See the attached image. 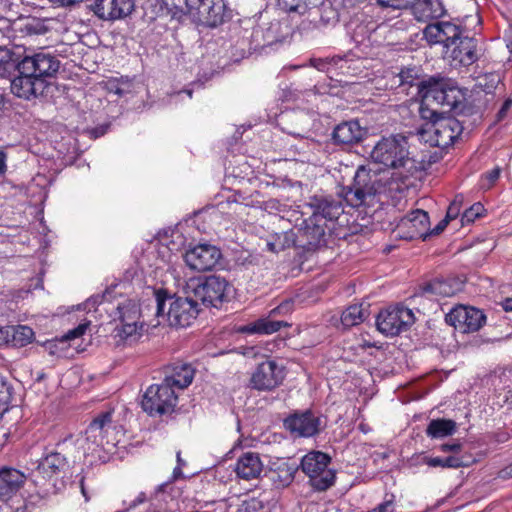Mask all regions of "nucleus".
Segmentation results:
<instances>
[{
    "label": "nucleus",
    "instance_id": "f257e3e1",
    "mask_svg": "<svg viewBox=\"0 0 512 512\" xmlns=\"http://www.w3.org/2000/svg\"><path fill=\"white\" fill-rule=\"evenodd\" d=\"M410 184L408 176L399 172H393L389 178L383 179L365 166H360L355 172L353 183L342 187L339 194L351 207L365 205L376 195L382 194L396 205L395 200L399 201L405 196Z\"/></svg>",
    "mask_w": 512,
    "mask_h": 512
},
{
    "label": "nucleus",
    "instance_id": "f03ea898",
    "mask_svg": "<svg viewBox=\"0 0 512 512\" xmlns=\"http://www.w3.org/2000/svg\"><path fill=\"white\" fill-rule=\"evenodd\" d=\"M60 60L49 51L41 49L24 55L18 61V74L11 80V92L25 100L42 95L48 80L56 76Z\"/></svg>",
    "mask_w": 512,
    "mask_h": 512
},
{
    "label": "nucleus",
    "instance_id": "7ed1b4c3",
    "mask_svg": "<svg viewBox=\"0 0 512 512\" xmlns=\"http://www.w3.org/2000/svg\"><path fill=\"white\" fill-rule=\"evenodd\" d=\"M158 317H167L170 326L187 327L196 319L199 309L196 300L189 298H175L166 311V301L171 298L167 290L158 289L155 291Z\"/></svg>",
    "mask_w": 512,
    "mask_h": 512
},
{
    "label": "nucleus",
    "instance_id": "20e7f679",
    "mask_svg": "<svg viewBox=\"0 0 512 512\" xmlns=\"http://www.w3.org/2000/svg\"><path fill=\"white\" fill-rule=\"evenodd\" d=\"M113 411L98 414L85 430V451L96 453L101 450L111 452L118 444L117 433L113 426Z\"/></svg>",
    "mask_w": 512,
    "mask_h": 512
},
{
    "label": "nucleus",
    "instance_id": "39448f33",
    "mask_svg": "<svg viewBox=\"0 0 512 512\" xmlns=\"http://www.w3.org/2000/svg\"><path fill=\"white\" fill-rule=\"evenodd\" d=\"M331 457L322 451L305 454L298 468L308 477V484L316 492H324L336 482V473L329 468Z\"/></svg>",
    "mask_w": 512,
    "mask_h": 512
},
{
    "label": "nucleus",
    "instance_id": "423d86ee",
    "mask_svg": "<svg viewBox=\"0 0 512 512\" xmlns=\"http://www.w3.org/2000/svg\"><path fill=\"white\" fill-rule=\"evenodd\" d=\"M178 396L169 384L162 383L150 385L141 400V407L151 417L171 415L177 406Z\"/></svg>",
    "mask_w": 512,
    "mask_h": 512
},
{
    "label": "nucleus",
    "instance_id": "0eeeda50",
    "mask_svg": "<svg viewBox=\"0 0 512 512\" xmlns=\"http://www.w3.org/2000/svg\"><path fill=\"white\" fill-rule=\"evenodd\" d=\"M408 154L406 137L397 135L382 138L372 150L371 157L377 163L389 168L398 169L405 167L408 162H411Z\"/></svg>",
    "mask_w": 512,
    "mask_h": 512
},
{
    "label": "nucleus",
    "instance_id": "6e6552de",
    "mask_svg": "<svg viewBox=\"0 0 512 512\" xmlns=\"http://www.w3.org/2000/svg\"><path fill=\"white\" fill-rule=\"evenodd\" d=\"M141 318L140 306L131 299H127L118 304L116 310V320L119 321L115 331V337L119 338V341L124 344L131 345L136 342L138 337L141 335L139 326Z\"/></svg>",
    "mask_w": 512,
    "mask_h": 512
},
{
    "label": "nucleus",
    "instance_id": "1a4fd4ad",
    "mask_svg": "<svg viewBox=\"0 0 512 512\" xmlns=\"http://www.w3.org/2000/svg\"><path fill=\"white\" fill-rule=\"evenodd\" d=\"M433 117L428 131L431 134L430 142L432 146L446 149L454 144L463 132L462 123L453 116H444L434 111H428Z\"/></svg>",
    "mask_w": 512,
    "mask_h": 512
},
{
    "label": "nucleus",
    "instance_id": "9d476101",
    "mask_svg": "<svg viewBox=\"0 0 512 512\" xmlns=\"http://www.w3.org/2000/svg\"><path fill=\"white\" fill-rule=\"evenodd\" d=\"M415 321L411 309L397 305L381 310L376 318L377 329L386 336H396L406 331Z\"/></svg>",
    "mask_w": 512,
    "mask_h": 512
},
{
    "label": "nucleus",
    "instance_id": "9b49d317",
    "mask_svg": "<svg viewBox=\"0 0 512 512\" xmlns=\"http://www.w3.org/2000/svg\"><path fill=\"white\" fill-rule=\"evenodd\" d=\"M229 283L219 276H208L193 289L195 300L206 307L219 308L228 300Z\"/></svg>",
    "mask_w": 512,
    "mask_h": 512
},
{
    "label": "nucleus",
    "instance_id": "f8f14e48",
    "mask_svg": "<svg viewBox=\"0 0 512 512\" xmlns=\"http://www.w3.org/2000/svg\"><path fill=\"white\" fill-rule=\"evenodd\" d=\"M423 39L432 47L441 45L448 50L465 33L464 27L454 21L438 20L429 23L422 31Z\"/></svg>",
    "mask_w": 512,
    "mask_h": 512
},
{
    "label": "nucleus",
    "instance_id": "ddd939ff",
    "mask_svg": "<svg viewBox=\"0 0 512 512\" xmlns=\"http://www.w3.org/2000/svg\"><path fill=\"white\" fill-rule=\"evenodd\" d=\"M285 376L284 366L275 360L266 359L252 372L250 386L258 391H272L283 383Z\"/></svg>",
    "mask_w": 512,
    "mask_h": 512
},
{
    "label": "nucleus",
    "instance_id": "4468645a",
    "mask_svg": "<svg viewBox=\"0 0 512 512\" xmlns=\"http://www.w3.org/2000/svg\"><path fill=\"white\" fill-rule=\"evenodd\" d=\"M445 320L461 333H473L485 325L486 315L478 308L460 305L451 309Z\"/></svg>",
    "mask_w": 512,
    "mask_h": 512
},
{
    "label": "nucleus",
    "instance_id": "2eb2a0df",
    "mask_svg": "<svg viewBox=\"0 0 512 512\" xmlns=\"http://www.w3.org/2000/svg\"><path fill=\"white\" fill-rule=\"evenodd\" d=\"M327 224L320 222L312 215L304 219L299 227H296L298 233V247L307 252L316 251L327 245Z\"/></svg>",
    "mask_w": 512,
    "mask_h": 512
},
{
    "label": "nucleus",
    "instance_id": "dca6fc26",
    "mask_svg": "<svg viewBox=\"0 0 512 512\" xmlns=\"http://www.w3.org/2000/svg\"><path fill=\"white\" fill-rule=\"evenodd\" d=\"M429 215L416 209L405 215L396 225V236L404 240L426 239L429 229Z\"/></svg>",
    "mask_w": 512,
    "mask_h": 512
},
{
    "label": "nucleus",
    "instance_id": "f3484780",
    "mask_svg": "<svg viewBox=\"0 0 512 512\" xmlns=\"http://www.w3.org/2000/svg\"><path fill=\"white\" fill-rule=\"evenodd\" d=\"M454 92L453 88H447L445 83L442 81L429 80L426 82H422L419 87V93L422 97V105L436 103L440 106H447L452 108L456 104L455 97L451 96V93ZM428 110L424 109L421 106V116L423 118H427Z\"/></svg>",
    "mask_w": 512,
    "mask_h": 512
},
{
    "label": "nucleus",
    "instance_id": "a211bd4d",
    "mask_svg": "<svg viewBox=\"0 0 512 512\" xmlns=\"http://www.w3.org/2000/svg\"><path fill=\"white\" fill-rule=\"evenodd\" d=\"M220 258V249L211 244H198L186 251L184 256L187 266L198 272L212 270Z\"/></svg>",
    "mask_w": 512,
    "mask_h": 512
},
{
    "label": "nucleus",
    "instance_id": "6ab92c4d",
    "mask_svg": "<svg viewBox=\"0 0 512 512\" xmlns=\"http://www.w3.org/2000/svg\"><path fill=\"white\" fill-rule=\"evenodd\" d=\"M284 427L297 437H313L321 430V418L311 410L295 412L284 420Z\"/></svg>",
    "mask_w": 512,
    "mask_h": 512
},
{
    "label": "nucleus",
    "instance_id": "aec40b11",
    "mask_svg": "<svg viewBox=\"0 0 512 512\" xmlns=\"http://www.w3.org/2000/svg\"><path fill=\"white\" fill-rule=\"evenodd\" d=\"M27 475L22 470L9 466H0V501L8 504L13 501L23 489Z\"/></svg>",
    "mask_w": 512,
    "mask_h": 512
},
{
    "label": "nucleus",
    "instance_id": "412c9836",
    "mask_svg": "<svg viewBox=\"0 0 512 512\" xmlns=\"http://www.w3.org/2000/svg\"><path fill=\"white\" fill-rule=\"evenodd\" d=\"M444 57L449 59L454 66L468 67L478 59L477 40L462 34L448 50H444Z\"/></svg>",
    "mask_w": 512,
    "mask_h": 512
},
{
    "label": "nucleus",
    "instance_id": "4be33fe9",
    "mask_svg": "<svg viewBox=\"0 0 512 512\" xmlns=\"http://www.w3.org/2000/svg\"><path fill=\"white\" fill-rule=\"evenodd\" d=\"M308 206L312 210L311 215L325 224L337 220L343 213L342 201L332 195H314L309 198Z\"/></svg>",
    "mask_w": 512,
    "mask_h": 512
},
{
    "label": "nucleus",
    "instance_id": "5701e85b",
    "mask_svg": "<svg viewBox=\"0 0 512 512\" xmlns=\"http://www.w3.org/2000/svg\"><path fill=\"white\" fill-rule=\"evenodd\" d=\"M60 448L61 444L58 443L54 449H46L40 459L37 465V472L42 475L44 479L50 480L57 478L68 470V459Z\"/></svg>",
    "mask_w": 512,
    "mask_h": 512
},
{
    "label": "nucleus",
    "instance_id": "b1692460",
    "mask_svg": "<svg viewBox=\"0 0 512 512\" xmlns=\"http://www.w3.org/2000/svg\"><path fill=\"white\" fill-rule=\"evenodd\" d=\"M134 7V0H96L93 11L102 20L114 21L130 15Z\"/></svg>",
    "mask_w": 512,
    "mask_h": 512
},
{
    "label": "nucleus",
    "instance_id": "393cba45",
    "mask_svg": "<svg viewBox=\"0 0 512 512\" xmlns=\"http://www.w3.org/2000/svg\"><path fill=\"white\" fill-rule=\"evenodd\" d=\"M34 336V331L29 326H4L0 328V346L24 347L32 343Z\"/></svg>",
    "mask_w": 512,
    "mask_h": 512
},
{
    "label": "nucleus",
    "instance_id": "a878e982",
    "mask_svg": "<svg viewBox=\"0 0 512 512\" xmlns=\"http://www.w3.org/2000/svg\"><path fill=\"white\" fill-rule=\"evenodd\" d=\"M194 376L195 369L191 364L178 361L168 367L163 382L173 389H185L192 383Z\"/></svg>",
    "mask_w": 512,
    "mask_h": 512
},
{
    "label": "nucleus",
    "instance_id": "bb28decb",
    "mask_svg": "<svg viewBox=\"0 0 512 512\" xmlns=\"http://www.w3.org/2000/svg\"><path fill=\"white\" fill-rule=\"evenodd\" d=\"M365 134V130L358 121H345L338 124L332 133V139L335 144L352 145L360 142Z\"/></svg>",
    "mask_w": 512,
    "mask_h": 512
},
{
    "label": "nucleus",
    "instance_id": "cd10ccee",
    "mask_svg": "<svg viewBox=\"0 0 512 512\" xmlns=\"http://www.w3.org/2000/svg\"><path fill=\"white\" fill-rule=\"evenodd\" d=\"M297 470L298 466L278 459L270 464L269 478L276 488H285L293 482Z\"/></svg>",
    "mask_w": 512,
    "mask_h": 512
},
{
    "label": "nucleus",
    "instance_id": "c85d7f7f",
    "mask_svg": "<svg viewBox=\"0 0 512 512\" xmlns=\"http://www.w3.org/2000/svg\"><path fill=\"white\" fill-rule=\"evenodd\" d=\"M263 464L258 454L246 452L241 455L235 466L237 476L244 480L258 478L262 472Z\"/></svg>",
    "mask_w": 512,
    "mask_h": 512
},
{
    "label": "nucleus",
    "instance_id": "c756f323",
    "mask_svg": "<svg viewBox=\"0 0 512 512\" xmlns=\"http://www.w3.org/2000/svg\"><path fill=\"white\" fill-rule=\"evenodd\" d=\"M462 289V282L456 278H435L423 286V291L435 296L451 297Z\"/></svg>",
    "mask_w": 512,
    "mask_h": 512
},
{
    "label": "nucleus",
    "instance_id": "7c9ffc66",
    "mask_svg": "<svg viewBox=\"0 0 512 512\" xmlns=\"http://www.w3.org/2000/svg\"><path fill=\"white\" fill-rule=\"evenodd\" d=\"M282 327H291V323L284 320H276L269 314L267 317H262L248 323L241 331L249 334L270 335L279 331Z\"/></svg>",
    "mask_w": 512,
    "mask_h": 512
},
{
    "label": "nucleus",
    "instance_id": "2f4dec72",
    "mask_svg": "<svg viewBox=\"0 0 512 512\" xmlns=\"http://www.w3.org/2000/svg\"><path fill=\"white\" fill-rule=\"evenodd\" d=\"M412 9L419 21L439 19L446 13L442 0H415Z\"/></svg>",
    "mask_w": 512,
    "mask_h": 512
},
{
    "label": "nucleus",
    "instance_id": "473e14b6",
    "mask_svg": "<svg viewBox=\"0 0 512 512\" xmlns=\"http://www.w3.org/2000/svg\"><path fill=\"white\" fill-rule=\"evenodd\" d=\"M457 424L452 419L437 418L429 422L426 428V435L431 439H439L455 434Z\"/></svg>",
    "mask_w": 512,
    "mask_h": 512
},
{
    "label": "nucleus",
    "instance_id": "72a5a7b5",
    "mask_svg": "<svg viewBox=\"0 0 512 512\" xmlns=\"http://www.w3.org/2000/svg\"><path fill=\"white\" fill-rule=\"evenodd\" d=\"M369 305L360 303L348 306L341 315V323L350 328L363 323L369 316Z\"/></svg>",
    "mask_w": 512,
    "mask_h": 512
},
{
    "label": "nucleus",
    "instance_id": "f704fd0d",
    "mask_svg": "<svg viewBox=\"0 0 512 512\" xmlns=\"http://www.w3.org/2000/svg\"><path fill=\"white\" fill-rule=\"evenodd\" d=\"M44 503L42 496L38 493L28 494L27 496L21 495L20 499L17 497L8 503L12 512H40Z\"/></svg>",
    "mask_w": 512,
    "mask_h": 512
},
{
    "label": "nucleus",
    "instance_id": "c9c22d12",
    "mask_svg": "<svg viewBox=\"0 0 512 512\" xmlns=\"http://www.w3.org/2000/svg\"><path fill=\"white\" fill-rule=\"evenodd\" d=\"M271 252H280L290 247H298V233L295 229H289L280 234H276L273 241L267 243Z\"/></svg>",
    "mask_w": 512,
    "mask_h": 512
},
{
    "label": "nucleus",
    "instance_id": "e433bc0d",
    "mask_svg": "<svg viewBox=\"0 0 512 512\" xmlns=\"http://www.w3.org/2000/svg\"><path fill=\"white\" fill-rule=\"evenodd\" d=\"M15 54L7 48L0 47V77H10L13 72L18 73V61Z\"/></svg>",
    "mask_w": 512,
    "mask_h": 512
},
{
    "label": "nucleus",
    "instance_id": "4c0bfd02",
    "mask_svg": "<svg viewBox=\"0 0 512 512\" xmlns=\"http://www.w3.org/2000/svg\"><path fill=\"white\" fill-rule=\"evenodd\" d=\"M88 324H79L77 327L69 330L66 334H64L60 339H55L52 341L46 342L45 346L51 355L57 354V345L58 344H66L70 340H74L76 338L81 337L86 329Z\"/></svg>",
    "mask_w": 512,
    "mask_h": 512
},
{
    "label": "nucleus",
    "instance_id": "58836bf2",
    "mask_svg": "<svg viewBox=\"0 0 512 512\" xmlns=\"http://www.w3.org/2000/svg\"><path fill=\"white\" fill-rule=\"evenodd\" d=\"M425 463L430 467L453 469L467 466V463L463 460V457L460 455H450L447 457H428L425 459Z\"/></svg>",
    "mask_w": 512,
    "mask_h": 512
},
{
    "label": "nucleus",
    "instance_id": "ea45409f",
    "mask_svg": "<svg viewBox=\"0 0 512 512\" xmlns=\"http://www.w3.org/2000/svg\"><path fill=\"white\" fill-rule=\"evenodd\" d=\"M28 35H43L48 31L45 21L36 17H29L21 28Z\"/></svg>",
    "mask_w": 512,
    "mask_h": 512
},
{
    "label": "nucleus",
    "instance_id": "a19ab883",
    "mask_svg": "<svg viewBox=\"0 0 512 512\" xmlns=\"http://www.w3.org/2000/svg\"><path fill=\"white\" fill-rule=\"evenodd\" d=\"M12 392V386L3 377H0V419L9 409Z\"/></svg>",
    "mask_w": 512,
    "mask_h": 512
},
{
    "label": "nucleus",
    "instance_id": "79ce46f5",
    "mask_svg": "<svg viewBox=\"0 0 512 512\" xmlns=\"http://www.w3.org/2000/svg\"><path fill=\"white\" fill-rule=\"evenodd\" d=\"M462 198L456 196L455 199L448 206L446 216L444 218V225H448V223L454 219H456L461 210Z\"/></svg>",
    "mask_w": 512,
    "mask_h": 512
},
{
    "label": "nucleus",
    "instance_id": "37998d69",
    "mask_svg": "<svg viewBox=\"0 0 512 512\" xmlns=\"http://www.w3.org/2000/svg\"><path fill=\"white\" fill-rule=\"evenodd\" d=\"M483 210V206L480 203L473 204L470 208L466 209L462 215L461 222L464 225L465 223H471L476 218L481 215V211Z\"/></svg>",
    "mask_w": 512,
    "mask_h": 512
},
{
    "label": "nucleus",
    "instance_id": "c03bdc74",
    "mask_svg": "<svg viewBox=\"0 0 512 512\" xmlns=\"http://www.w3.org/2000/svg\"><path fill=\"white\" fill-rule=\"evenodd\" d=\"M415 0H377L381 7L392 9H406L413 6Z\"/></svg>",
    "mask_w": 512,
    "mask_h": 512
},
{
    "label": "nucleus",
    "instance_id": "a18cd8bd",
    "mask_svg": "<svg viewBox=\"0 0 512 512\" xmlns=\"http://www.w3.org/2000/svg\"><path fill=\"white\" fill-rule=\"evenodd\" d=\"M294 308V302L290 299L282 301L277 307L273 308L270 311V316H273L274 318L277 315H288L293 311Z\"/></svg>",
    "mask_w": 512,
    "mask_h": 512
},
{
    "label": "nucleus",
    "instance_id": "49530a36",
    "mask_svg": "<svg viewBox=\"0 0 512 512\" xmlns=\"http://www.w3.org/2000/svg\"><path fill=\"white\" fill-rule=\"evenodd\" d=\"M264 509V504L257 498L246 500L242 504L243 512H260Z\"/></svg>",
    "mask_w": 512,
    "mask_h": 512
},
{
    "label": "nucleus",
    "instance_id": "de8ad7c7",
    "mask_svg": "<svg viewBox=\"0 0 512 512\" xmlns=\"http://www.w3.org/2000/svg\"><path fill=\"white\" fill-rule=\"evenodd\" d=\"M280 2L289 12H300L301 9L306 8L304 0H280Z\"/></svg>",
    "mask_w": 512,
    "mask_h": 512
},
{
    "label": "nucleus",
    "instance_id": "09e8293b",
    "mask_svg": "<svg viewBox=\"0 0 512 512\" xmlns=\"http://www.w3.org/2000/svg\"><path fill=\"white\" fill-rule=\"evenodd\" d=\"M439 450L444 453L451 452L452 455H459V453L462 451V444L458 441L441 444Z\"/></svg>",
    "mask_w": 512,
    "mask_h": 512
},
{
    "label": "nucleus",
    "instance_id": "8fccbe9b",
    "mask_svg": "<svg viewBox=\"0 0 512 512\" xmlns=\"http://www.w3.org/2000/svg\"><path fill=\"white\" fill-rule=\"evenodd\" d=\"M500 173L501 169L499 167H495L485 173L484 177L488 181L489 186H492L499 179Z\"/></svg>",
    "mask_w": 512,
    "mask_h": 512
},
{
    "label": "nucleus",
    "instance_id": "3c124183",
    "mask_svg": "<svg viewBox=\"0 0 512 512\" xmlns=\"http://www.w3.org/2000/svg\"><path fill=\"white\" fill-rule=\"evenodd\" d=\"M511 106H512V99H510V98H509V99H506V100L503 102V104H502V106H501L500 110L498 111V113H497V115H496V119H497V121H499V122H500V121H502V120L506 117L507 112L509 111V109L511 108Z\"/></svg>",
    "mask_w": 512,
    "mask_h": 512
},
{
    "label": "nucleus",
    "instance_id": "603ef678",
    "mask_svg": "<svg viewBox=\"0 0 512 512\" xmlns=\"http://www.w3.org/2000/svg\"><path fill=\"white\" fill-rule=\"evenodd\" d=\"M498 478L506 480L512 478V463L498 472Z\"/></svg>",
    "mask_w": 512,
    "mask_h": 512
},
{
    "label": "nucleus",
    "instance_id": "864d4df0",
    "mask_svg": "<svg viewBox=\"0 0 512 512\" xmlns=\"http://www.w3.org/2000/svg\"><path fill=\"white\" fill-rule=\"evenodd\" d=\"M146 501V494L144 492H140L138 496L129 504L128 509H133L138 505L144 503Z\"/></svg>",
    "mask_w": 512,
    "mask_h": 512
},
{
    "label": "nucleus",
    "instance_id": "5fc2aeb1",
    "mask_svg": "<svg viewBox=\"0 0 512 512\" xmlns=\"http://www.w3.org/2000/svg\"><path fill=\"white\" fill-rule=\"evenodd\" d=\"M178 2L177 7H179L182 12H190L194 8L199 9V6L195 7V5L188 4L187 0H178Z\"/></svg>",
    "mask_w": 512,
    "mask_h": 512
},
{
    "label": "nucleus",
    "instance_id": "6e6d98bb",
    "mask_svg": "<svg viewBox=\"0 0 512 512\" xmlns=\"http://www.w3.org/2000/svg\"><path fill=\"white\" fill-rule=\"evenodd\" d=\"M6 160L7 154L3 150H0V174H4L7 170Z\"/></svg>",
    "mask_w": 512,
    "mask_h": 512
},
{
    "label": "nucleus",
    "instance_id": "4d7b16f0",
    "mask_svg": "<svg viewBox=\"0 0 512 512\" xmlns=\"http://www.w3.org/2000/svg\"><path fill=\"white\" fill-rule=\"evenodd\" d=\"M311 64L318 70H324L326 61H324L323 59H312Z\"/></svg>",
    "mask_w": 512,
    "mask_h": 512
},
{
    "label": "nucleus",
    "instance_id": "13d9d810",
    "mask_svg": "<svg viewBox=\"0 0 512 512\" xmlns=\"http://www.w3.org/2000/svg\"><path fill=\"white\" fill-rule=\"evenodd\" d=\"M502 307L506 312H512V298H506L502 302Z\"/></svg>",
    "mask_w": 512,
    "mask_h": 512
},
{
    "label": "nucleus",
    "instance_id": "bf43d9fd",
    "mask_svg": "<svg viewBox=\"0 0 512 512\" xmlns=\"http://www.w3.org/2000/svg\"><path fill=\"white\" fill-rule=\"evenodd\" d=\"M183 477V472L180 466H177L174 468L172 473V480H177L179 478Z\"/></svg>",
    "mask_w": 512,
    "mask_h": 512
},
{
    "label": "nucleus",
    "instance_id": "052dcab7",
    "mask_svg": "<svg viewBox=\"0 0 512 512\" xmlns=\"http://www.w3.org/2000/svg\"><path fill=\"white\" fill-rule=\"evenodd\" d=\"M447 225H444V219L442 221L439 222V224L433 229L432 233L433 234H439L440 232H442L444 230V228L446 227Z\"/></svg>",
    "mask_w": 512,
    "mask_h": 512
},
{
    "label": "nucleus",
    "instance_id": "680f3d73",
    "mask_svg": "<svg viewBox=\"0 0 512 512\" xmlns=\"http://www.w3.org/2000/svg\"><path fill=\"white\" fill-rule=\"evenodd\" d=\"M506 46L508 50L512 53V39H506Z\"/></svg>",
    "mask_w": 512,
    "mask_h": 512
},
{
    "label": "nucleus",
    "instance_id": "e2e57ef3",
    "mask_svg": "<svg viewBox=\"0 0 512 512\" xmlns=\"http://www.w3.org/2000/svg\"><path fill=\"white\" fill-rule=\"evenodd\" d=\"M4 103H5L4 96H3V94L0 93V110L3 108Z\"/></svg>",
    "mask_w": 512,
    "mask_h": 512
},
{
    "label": "nucleus",
    "instance_id": "0e129e2a",
    "mask_svg": "<svg viewBox=\"0 0 512 512\" xmlns=\"http://www.w3.org/2000/svg\"><path fill=\"white\" fill-rule=\"evenodd\" d=\"M177 462H178V466H180V464L182 463L181 453L180 452L177 453Z\"/></svg>",
    "mask_w": 512,
    "mask_h": 512
},
{
    "label": "nucleus",
    "instance_id": "69168bd1",
    "mask_svg": "<svg viewBox=\"0 0 512 512\" xmlns=\"http://www.w3.org/2000/svg\"><path fill=\"white\" fill-rule=\"evenodd\" d=\"M50 1L55 3V4H58V5L62 4V0H50Z\"/></svg>",
    "mask_w": 512,
    "mask_h": 512
},
{
    "label": "nucleus",
    "instance_id": "338daca9",
    "mask_svg": "<svg viewBox=\"0 0 512 512\" xmlns=\"http://www.w3.org/2000/svg\"><path fill=\"white\" fill-rule=\"evenodd\" d=\"M199 2V5L203 2V0H197Z\"/></svg>",
    "mask_w": 512,
    "mask_h": 512
}]
</instances>
